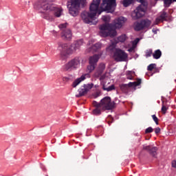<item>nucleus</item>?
Here are the masks:
<instances>
[{
  "mask_svg": "<svg viewBox=\"0 0 176 176\" xmlns=\"http://www.w3.org/2000/svg\"><path fill=\"white\" fill-rule=\"evenodd\" d=\"M63 82H68V80H69V78H68V77H63Z\"/></svg>",
  "mask_w": 176,
  "mask_h": 176,
  "instance_id": "a19ab883",
  "label": "nucleus"
},
{
  "mask_svg": "<svg viewBox=\"0 0 176 176\" xmlns=\"http://www.w3.org/2000/svg\"><path fill=\"white\" fill-rule=\"evenodd\" d=\"M167 109H168V107H166L164 105V103H162V109H161L162 112L163 113H166V112H167Z\"/></svg>",
  "mask_w": 176,
  "mask_h": 176,
  "instance_id": "473e14b6",
  "label": "nucleus"
},
{
  "mask_svg": "<svg viewBox=\"0 0 176 176\" xmlns=\"http://www.w3.org/2000/svg\"><path fill=\"white\" fill-rule=\"evenodd\" d=\"M127 21V19L124 16H120L114 20V23L103 24L100 26V35L103 38L107 36H116L118 32L116 29H120L124 25V23Z\"/></svg>",
  "mask_w": 176,
  "mask_h": 176,
  "instance_id": "f03ea898",
  "label": "nucleus"
},
{
  "mask_svg": "<svg viewBox=\"0 0 176 176\" xmlns=\"http://www.w3.org/2000/svg\"><path fill=\"white\" fill-rule=\"evenodd\" d=\"M100 3H101V0H93L89 6L90 12L83 11L81 13V19L85 24L96 25L97 24V18H96L97 13L98 14H101L102 12L113 13L116 9V0H102L100 10Z\"/></svg>",
  "mask_w": 176,
  "mask_h": 176,
  "instance_id": "f257e3e1",
  "label": "nucleus"
},
{
  "mask_svg": "<svg viewBox=\"0 0 176 176\" xmlns=\"http://www.w3.org/2000/svg\"><path fill=\"white\" fill-rule=\"evenodd\" d=\"M134 2V0H123L122 1H121V3L123 4V6L124 8H128V6H130V5H131V3H133Z\"/></svg>",
  "mask_w": 176,
  "mask_h": 176,
  "instance_id": "b1692460",
  "label": "nucleus"
},
{
  "mask_svg": "<svg viewBox=\"0 0 176 176\" xmlns=\"http://www.w3.org/2000/svg\"><path fill=\"white\" fill-rule=\"evenodd\" d=\"M79 67H80V58L75 57L65 64L63 66V69L66 72H71L76 71Z\"/></svg>",
  "mask_w": 176,
  "mask_h": 176,
  "instance_id": "6e6552de",
  "label": "nucleus"
},
{
  "mask_svg": "<svg viewBox=\"0 0 176 176\" xmlns=\"http://www.w3.org/2000/svg\"><path fill=\"white\" fill-rule=\"evenodd\" d=\"M89 78H90V74H82L80 78H78L73 82L72 85V87H76L81 82H83V80Z\"/></svg>",
  "mask_w": 176,
  "mask_h": 176,
  "instance_id": "ddd939ff",
  "label": "nucleus"
},
{
  "mask_svg": "<svg viewBox=\"0 0 176 176\" xmlns=\"http://www.w3.org/2000/svg\"><path fill=\"white\" fill-rule=\"evenodd\" d=\"M153 56V52L152 49H148L146 51V57L148 58V57H151V56Z\"/></svg>",
  "mask_w": 176,
  "mask_h": 176,
  "instance_id": "cd10ccee",
  "label": "nucleus"
},
{
  "mask_svg": "<svg viewBox=\"0 0 176 176\" xmlns=\"http://www.w3.org/2000/svg\"><path fill=\"white\" fill-rule=\"evenodd\" d=\"M135 49V46L132 45V47H130V48L128 50V52H134Z\"/></svg>",
  "mask_w": 176,
  "mask_h": 176,
  "instance_id": "4c0bfd02",
  "label": "nucleus"
},
{
  "mask_svg": "<svg viewBox=\"0 0 176 176\" xmlns=\"http://www.w3.org/2000/svg\"><path fill=\"white\" fill-rule=\"evenodd\" d=\"M126 74L127 76H130L132 75V74H134V72H133V71H127Z\"/></svg>",
  "mask_w": 176,
  "mask_h": 176,
  "instance_id": "58836bf2",
  "label": "nucleus"
},
{
  "mask_svg": "<svg viewBox=\"0 0 176 176\" xmlns=\"http://www.w3.org/2000/svg\"><path fill=\"white\" fill-rule=\"evenodd\" d=\"M104 69H105V63H100L98 67V70L104 72Z\"/></svg>",
  "mask_w": 176,
  "mask_h": 176,
  "instance_id": "c85d7f7f",
  "label": "nucleus"
},
{
  "mask_svg": "<svg viewBox=\"0 0 176 176\" xmlns=\"http://www.w3.org/2000/svg\"><path fill=\"white\" fill-rule=\"evenodd\" d=\"M93 104L94 107H100L103 111H111L115 108V102H112L109 96H105L101 99L100 103L94 101Z\"/></svg>",
  "mask_w": 176,
  "mask_h": 176,
  "instance_id": "0eeeda50",
  "label": "nucleus"
},
{
  "mask_svg": "<svg viewBox=\"0 0 176 176\" xmlns=\"http://www.w3.org/2000/svg\"><path fill=\"white\" fill-rule=\"evenodd\" d=\"M100 83L102 86V89H103V90H104V91H112V90H115V85H111L109 87H105V76H102L100 78Z\"/></svg>",
  "mask_w": 176,
  "mask_h": 176,
  "instance_id": "2eb2a0df",
  "label": "nucleus"
},
{
  "mask_svg": "<svg viewBox=\"0 0 176 176\" xmlns=\"http://www.w3.org/2000/svg\"><path fill=\"white\" fill-rule=\"evenodd\" d=\"M153 131V129L151 126L148 127L147 129H146L145 130V133L146 134H148L149 133H152Z\"/></svg>",
  "mask_w": 176,
  "mask_h": 176,
  "instance_id": "f704fd0d",
  "label": "nucleus"
},
{
  "mask_svg": "<svg viewBox=\"0 0 176 176\" xmlns=\"http://www.w3.org/2000/svg\"><path fill=\"white\" fill-rule=\"evenodd\" d=\"M153 57L155 60H159L162 57V51L160 50H157L153 54Z\"/></svg>",
  "mask_w": 176,
  "mask_h": 176,
  "instance_id": "4be33fe9",
  "label": "nucleus"
},
{
  "mask_svg": "<svg viewBox=\"0 0 176 176\" xmlns=\"http://www.w3.org/2000/svg\"><path fill=\"white\" fill-rule=\"evenodd\" d=\"M156 67V64L151 63L147 67L148 71H152Z\"/></svg>",
  "mask_w": 176,
  "mask_h": 176,
  "instance_id": "7c9ffc66",
  "label": "nucleus"
},
{
  "mask_svg": "<svg viewBox=\"0 0 176 176\" xmlns=\"http://www.w3.org/2000/svg\"><path fill=\"white\" fill-rule=\"evenodd\" d=\"M43 8L45 12L40 10L41 17L48 21H53V16L48 12H54L55 17H61L63 16V10L60 6H57L54 4H43Z\"/></svg>",
  "mask_w": 176,
  "mask_h": 176,
  "instance_id": "20e7f679",
  "label": "nucleus"
},
{
  "mask_svg": "<svg viewBox=\"0 0 176 176\" xmlns=\"http://www.w3.org/2000/svg\"><path fill=\"white\" fill-rule=\"evenodd\" d=\"M68 23H61L58 25V28H60V30H63V28H67V25Z\"/></svg>",
  "mask_w": 176,
  "mask_h": 176,
  "instance_id": "72a5a7b5",
  "label": "nucleus"
},
{
  "mask_svg": "<svg viewBox=\"0 0 176 176\" xmlns=\"http://www.w3.org/2000/svg\"><path fill=\"white\" fill-rule=\"evenodd\" d=\"M102 20L107 23V21H108L109 20V16H102Z\"/></svg>",
  "mask_w": 176,
  "mask_h": 176,
  "instance_id": "e433bc0d",
  "label": "nucleus"
},
{
  "mask_svg": "<svg viewBox=\"0 0 176 176\" xmlns=\"http://www.w3.org/2000/svg\"><path fill=\"white\" fill-rule=\"evenodd\" d=\"M83 45V39H80L74 41L68 47V45L65 43L58 42L57 50L60 52V57L63 60L68 58L69 56L74 54L76 50L80 49V46Z\"/></svg>",
  "mask_w": 176,
  "mask_h": 176,
  "instance_id": "7ed1b4c3",
  "label": "nucleus"
},
{
  "mask_svg": "<svg viewBox=\"0 0 176 176\" xmlns=\"http://www.w3.org/2000/svg\"><path fill=\"white\" fill-rule=\"evenodd\" d=\"M100 57L101 55L95 54L89 58V64H94V65H97V63H98V60H100Z\"/></svg>",
  "mask_w": 176,
  "mask_h": 176,
  "instance_id": "a211bd4d",
  "label": "nucleus"
},
{
  "mask_svg": "<svg viewBox=\"0 0 176 176\" xmlns=\"http://www.w3.org/2000/svg\"><path fill=\"white\" fill-rule=\"evenodd\" d=\"M152 22L149 19L142 20L140 22H136L134 24L135 31H141L145 30V28H148Z\"/></svg>",
  "mask_w": 176,
  "mask_h": 176,
  "instance_id": "9d476101",
  "label": "nucleus"
},
{
  "mask_svg": "<svg viewBox=\"0 0 176 176\" xmlns=\"http://www.w3.org/2000/svg\"><path fill=\"white\" fill-rule=\"evenodd\" d=\"M153 32L154 33V34H157V30H156V29H153Z\"/></svg>",
  "mask_w": 176,
  "mask_h": 176,
  "instance_id": "37998d69",
  "label": "nucleus"
},
{
  "mask_svg": "<svg viewBox=\"0 0 176 176\" xmlns=\"http://www.w3.org/2000/svg\"><path fill=\"white\" fill-rule=\"evenodd\" d=\"M152 118H153V120H154L155 123L156 124H159V122H158L159 119L157 118V117H156V115H153Z\"/></svg>",
  "mask_w": 176,
  "mask_h": 176,
  "instance_id": "c9c22d12",
  "label": "nucleus"
},
{
  "mask_svg": "<svg viewBox=\"0 0 176 176\" xmlns=\"http://www.w3.org/2000/svg\"><path fill=\"white\" fill-rule=\"evenodd\" d=\"M143 149L144 151H148L150 155H151V156H153V157H156V155H157V147H152V146H147L144 144L143 145Z\"/></svg>",
  "mask_w": 176,
  "mask_h": 176,
  "instance_id": "4468645a",
  "label": "nucleus"
},
{
  "mask_svg": "<svg viewBox=\"0 0 176 176\" xmlns=\"http://www.w3.org/2000/svg\"><path fill=\"white\" fill-rule=\"evenodd\" d=\"M54 1L56 0H41L34 5V9L41 12V9L43 10V5H53V3H50L54 2Z\"/></svg>",
  "mask_w": 176,
  "mask_h": 176,
  "instance_id": "f8f14e48",
  "label": "nucleus"
},
{
  "mask_svg": "<svg viewBox=\"0 0 176 176\" xmlns=\"http://www.w3.org/2000/svg\"><path fill=\"white\" fill-rule=\"evenodd\" d=\"M155 134H159V133H160V128L159 127L155 128Z\"/></svg>",
  "mask_w": 176,
  "mask_h": 176,
  "instance_id": "ea45409f",
  "label": "nucleus"
},
{
  "mask_svg": "<svg viewBox=\"0 0 176 176\" xmlns=\"http://www.w3.org/2000/svg\"><path fill=\"white\" fill-rule=\"evenodd\" d=\"M102 46V44H101L100 43H97L90 47L89 52H97V50H98L99 49H101Z\"/></svg>",
  "mask_w": 176,
  "mask_h": 176,
  "instance_id": "6ab92c4d",
  "label": "nucleus"
},
{
  "mask_svg": "<svg viewBox=\"0 0 176 176\" xmlns=\"http://www.w3.org/2000/svg\"><path fill=\"white\" fill-rule=\"evenodd\" d=\"M138 1L141 3V5L138 6L135 10L131 13V17L133 20H138V19L144 17L148 8V3H146L145 0Z\"/></svg>",
  "mask_w": 176,
  "mask_h": 176,
  "instance_id": "423d86ee",
  "label": "nucleus"
},
{
  "mask_svg": "<svg viewBox=\"0 0 176 176\" xmlns=\"http://www.w3.org/2000/svg\"><path fill=\"white\" fill-rule=\"evenodd\" d=\"M140 41H141V38H136L133 41H132V45L133 46H137L138 42H140Z\"/></svg>",
  "mask_w": 176,
  "mask_h": 176,
  "instance_id": "2f4dec72",
  "label": "nucleus"
},
{
  "mask_svg": "<svg viewBox=\"0 0 176 176\" xmlns=\"http://www.w3.org/2000/svg\"><path fill=\"white\" fill-rule=\"evenodd\" d=\"M95 107L96 108L93 111L94 115H96V116L101 115V109H101V107L98 106H95Z\"/></svg>",
  "mask_w": 176,
  "mask_h": 176,
  "instance_id": "a878e982",
  "label": "nucleus"
},
{
  "mask_svg": "<svg viewBox=\"0 0 176 176\" xmlns=\"http://www.w3.org/2000/svg\"><path fill=\"white\" fill-rule=\"evenodd\" d=\"M166 17H167V12H163L160 14L159 16H157L154 22V24L156 25L159 24V23H162L166 20Z\"/></svg>",
  "mask_w": 176,
  "mask_h": 176,
  "instance_id": "f3484780",
  "label": "nucleus"
},
{
  "mask_svg": "<svg viewBox=\"0 0 176 176\" xmlns=\"http://www.w3.org/2000/svg\"><path fill=\"white\" fill-rule=\"evenodd\" d=\"M61 36L65 41H71L72 39V32L69 29H65L62 32Z\"/></svg>",
  "mask_w": 176,
  "mask_h": 176,
  "instance_id": "dca6fc26",
  "label": "nucleus"
},
{
  "mask_svg": "<svg viewBox=\"0 0 176 176\" xmlns=\"http://www.w3.org/2000/svg\"><path fill=\"white\" fill-rule=\"evenodd\" d=\"M96 67H97L96 65H94V64H89L87 67V71L91 73V72H93V71L94 69H96Z\"/></svg>",
  "mask_w": 176,
  "mask_h": 176,
  "instance_id": "bb28decb",
  "label": "nucleus"
},
{
  "mask_svg": "<svg viewBox=\"0 0 176 176\" xmlns=\"http://www.w3.org/2000/svg\"><path fill=\"white\" fill-rule=\"evenodd\" d=\"M126 39H127L126 34H122L117 38V41H116V43H119V42H120L121 43H123L126 42Z\"/></svg>",
  "mask_w": 176,
  "mask_h": 176,
  "instance_id": "5701e85b",
  "label": "nucleus"
},
{
  "mask_svg": "<svg viewBox=\"0 0 176 176\" xmlns=\"http://www.w3.org/2000/svg\"><path fill=\"white\" fill-rule=\"evenodd\" d=\"M116 45L112 43L106 48V52L109 53H112V52H113V50H116Z\"/></svg>",
  "mask_w": 176,
  "mask_h": 176,
  "instance_id": "393cba45",
  "label": "nucleus"
},
{
  "mask_svg": "<svg viewBox=\"0 0 176 176\" xmlns=\"http://www.w3.org/2000/svg\"><path fill=\"white\" fill-rule=\"evenodd\" d=\"M129 55L120 48H116L113 53V58L116 61L120 63L127 61Z\"/></svg>",
  "mask_w": 176,
  "mask_h": 176,
  "instance_id": "1a4fd4ad",
  "label": "nucleus"
},
{
  "mask_svg": "<svg viewBox=\"0 0 176 176\" xmlns=\"http://www.w3.org/2000/svg\"><path fill=\"white\" fill-rule=\"evenodd\" d=\"M93 86H94V84L93 83L85 84L78 89L80 96H85V94H87L89 91L93 89Z\"/></svg>",
  "mask_w": 176,
  "mask_h": 176,
  "instance_id": "9b49d317",
  "label": "nucleus"
},
{
  "mask_svg": "<svg viewBox=\"0 0 176 176\" xmlns=\"http://www.w3.org/2000/svg\"><path fill=\"white\" fill-rule=\"evenodd\" d=\"M86 0H69L67 3L69 14L73 17H76L79 14L80 6H85Z\"/></svg>",
  "mask_w": 176,
  "mask_h": 176,
  "instance_id": "39448f33",
  "label": "nucleus"
},
{
  "mask_svg": "<svg viewBox=\"0 0 176 176\" xmlns=\"http://www.w3.org/2000/svg\"><path fill=\"white\" fill-rule=\"evenodd\" d=\"M141 85V79H138L137 81L130 82L128 83L129 87H137V86H140Z\"/></svg>",
  "mask_w": 176,
  "mask_h": 176,
  "instance_id": "412c9836",
  "label": "nucleus"
},
{
  "mask_svg": "<svg viewBox=\"0 0 176 176\" xmlns=\"http://www.w3.org/2000/svg\"><path fill=\"white\" fill-rule=\"evenodd\" d=\"M120 89L123 93H129V89H130V87L129 84H121L120 85Z\"/></svg>",
  "mask_w": 176,
  "mask_h": 176,
  "instance_id": "aec40b11",
  "label": "nucleus"
},
{
  "mask_svg": "<svg viewBox=\"0 0 176 176\" xmlns=\"http://www.w3.org/2000/svg\"><path fill=\"white\" fill-rule=\"evenodd\" d=\"M102 74V72L97 69L95 73L94 74V78H100L101 76V74Z\"/></svg>",
  "mask_w": 176,
  "mask_h": 176,
  "instance_id": "c756f323",
  "label": "nucleus"
},
{
  "mask_svg": "<svg viewBox=\"0 0 176 176\" xmlns=\"http://www.w3.org/2000/svg\"><path fill=\"white\" fill-rule=\"evenodd\" d=\"M127 79H129V80H131L133 79V76H128L127 77Z\"/></svg>",
  "mask_w": 176,
  "mask_h": 176,
  "instance_id": "79ce46f5",
  "label": "nucleus"
}]
</instances>
